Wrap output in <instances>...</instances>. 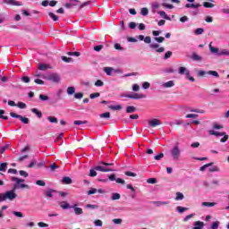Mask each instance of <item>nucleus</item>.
<instances>
[{
	"label": "nucleus",
	"mask_w": 229,
	"mask_h": 229,
	"mask_svg": "<svg viewBox=\"0 0 229 229\" xmlns=\"http://www.w3.org/2000/svg\"><path fill=\"white\" fill-rule=\"evenodd\" d=\"M10 179L11 182H14L15 183L11 191H7L4 193H0V202L6 201V199H9V201H13V199L17 198V193H15L17 189H30V185L24 184V179L13 176H12Z\"/></svg>",
	"instance_id": "1"
},
{
	"label": "nucleus",
	"mask_w": 229,
	"mask_h": 229,
	"mask_svg": "<svg viewBox=\"0 0 229 229\" xmlns=\"http://www.w3.org/2000/svg\"><path fill=\"white\" fill-rule=\"evenodd\" d=\"M110 165H114V163L100 162L98 163V165L95 166V170L100 171L101 173H111L114 169L108 168Z\"/></svg>",
	"instance_id": "2"
},
{
	"label": "nucleus",
	"mask_w": 229,
	"mask_h": 229,
	"mask_svg": "<svg viewBox=\"0 0 229 229\" xmlns=\"http://www.w3.org/2000/svg\"><path fill=\"white\" fill-rule=\"evenodd\" d=\"M209 50L212 55H216V56H229V50L227 49H220L217 47H212V43L209 44Z\"/></svg>",
	"instance_id": "3"
},
{
	"label": "nucleus",
	"mask_w": 229,
	"mask_h": 229,
	"mask_svg": "<svg viewBox=\"0 0 229 229\" xmlns=\"http://www.w3.org/2000/svg\"><path fill=\"white\" fill-rule=\"evenodd\" d=\"M179 74H182V75L185 74L187 80H189L191 82L196 81L194 77L191 76V72L189 70H187V68H185L183 66L179 67Z\"/></svg>",
	"instance_id": "4"
},
{
	"label": "nucleus",
	"mask_w": 229,
	"mask_h": 229,
	"mask_svg": "<svg viewBox=\"0 0 229 229\" xmlns=\"http://www.w3.org/2000/svg\"><path fill=\"white\" fill-rule=\"evenodd\" d=\"M181 151H180V147H178V145H175L171 150H170V154L171 157L174 160H178V158H180V155H181Z\"/></svg>",
	"instance_id": "5"
},
{
	"label": "nucleus",
	"mask_w": 229,
	"mask_h": 229,
	"mask_svg": "<svg viewBox=\"0 0 229 229\" xmlns=\"http://www.w3.org/2000/svg\"><path fill=\"white\" fill-rule=\"evenodd\" d=\"M122 98H128L129 99H144L146 96L139 93H128L122 95Z\"/></svg>",
	"instance_id": "6"
},
{
	"label": "nucleus",
	"mask_w": 229,
	"mask_h": 229,
	"mask_svg": "<svg viewBox=\"0 0 229 229\" xmlns=\"http://www.w3.org/2000/svg\"><path fill=\"white\" fill-rule=\"evenodd\" d=\"M47 80H48V81H52L53 83H60L62 78L58 73H50L47 75Z\"/></svg>",
	"instance_id": "7"
},
{
	"label": "nucleus",
	"mask_w": 229,
	"mask_h": 229,
	"mask_svg": "<svg viewBox=\"0 0 229 229\" xmlns=\"http://www.w3.org/2000/svg\"><path fill=\"white\" fill-rule=\"evenodd\" d=\"M199 6H201L200 4H185V8H193L195 11L191 12V15H198V13H199V10H198V8H199Z\"/></svg>",
	"instance_id": "8"
},
{
	"label": "nucleus",
	"mask_w": 229,
	"mask_h": 229,
	"mask_svg": "<svg viewBox=\"0 0 229 229\" xmlns=\"http://www.w3.org/2000/svg\"><path fill=\"white\" fill-rule=\"evenodd\" d=\"M11 117H13L14 119H20L23 124H30V119L28 117H24L21 114H17L13 112L10 113Z\"/></svg>",
	"instance_id": "9"
},
{
	"label": "nucleus",
	"mask_w": 229,
	"mask_h": 229,
	"mask_svg": "<svg viewBox=\"0 0 229 229\" xmlns=\"http://www.w3.org/2000/svg\"><path fill=\"white\" fill-rule=\"evenodd\" d=\"M149 47L151 49H156L157 53H164L165 51V48H164V47H160V45H158L157 43L150 44Z\"/></svg>",
	"instance_id": "10"
},
{
	"label": "nucleus",
	"mask_w": 229,
	"mask_h": 229,
	"mask_svg": "<svg viewBox=\"0 0 229 229\" xmlns=\"http://www.w3.org/2000/svg\"><path fill=\"white\" fill-rule=\"evenodd\" d=\"M160 124H162V123L157 118L148 121V126H150V128H156V126H160Z\"/></svg>",
	"instance_id": "11"
},
{
	"label": "nucleus",
	"mask_w": 229,
	"mask_h": 229,
	"mask_svg": "<svg viewBox=\"0 0 229 229\" xmlns=\"http://www.w3.org/2000/svg\"><path fill=\"white\" fill-rule=\"evenodd\" d=\"M72 208H73L75 216H81V214H83V209L81 208H78V204H73Z\"/></svg>",
	"instance_id": "12"
},
{
	"label": "nucleus",
	"mask_w": 229,
	"mask_h": 229,
	"mask_svg": "<svg viewBox=\"0 0 229 229\" xmlns=\"http://www.w3.org/2000/svg\"><path fill=\"white\" fill-rule=\"evenodd\" d=\"M5 4H9L10 6H21V2L15 1V0H3Z\"/></svg>",
	"instance_id": "13"
},
{
	"label": "nucleus",
	"mask_w": 229,
	"mask_h": 229,
	"mask_svg": "<svg viewBox=\"0 0 229 229\" xmlns=\"http://www.w3.org/2000/svg\"><path fill=\"white\" fill-rule=\"evenodd\" d=\"M59 206L61 207V208H63V210H68V208H72V206H71L70 203L67 201H61L59 203Z\"/></svg>",
	"instance_id": "14"
},
{
	"label": "nucleus",
	"mask_w": 229,
	"mask_h": 229,
	"mask_svg": "<svg viewBox=\"0 0 229 229\" xmlns=\"http://www.w3.org/2000/svg\"><path fill=\"white\" fill-rule=\"evenodd\" d=\"M205 227V223L201 221H196L193 223V229H203Z\"/></svg>",
	"instance_id": "15"
},
{
	"label": "nucleus",
	"mask_w": 229,
	"mask_h": 229,
	"mask_svg": "<svg viewBox=\"0 0 229 229\" xmlns=\"http://www.w3.org/2000/svg\"><path fill=\"white\" fill-rule=\"evenodd\" d=\"M62 183L64 185H71V183H72V179H71L69 176H64L62 179Z\"/></svg>",
	"instance_id": "16"
},
{
	"label": "nucleus",
	"mask_w": 229,
	"mask_h": 229,
	"mask_svg": "<svg viewBox=\"0 0 229 229\" xmlns=\"http://www.w3.org/2000/svg\"><path fill=\"white\" fill-rule=\"evenodd\" d=\"M209 135H215L216 137H223L226 132H217L214 130L208 131Z\"/></svg>",
	"instance_id": "17"
},
{
	"label": "nucleus",
	"mask_w": 229,
	"mask_h": 229,
	"mask_svg": "<svg viewBox=\"0 0 229 229\" xmlns=\"http://www.w3.org/2000/svg\"><path fill=\"white\" fill-rule=\"evenodd\" d=\"M191 60H193L194 62H201V60H203V57H201L199 55L194 53L191 55Z\"/></svg>",
	"instance_id": "18"
},
{
	"label": "nucleus",
	"mask_w": 229,
	"mask_h": 229,
	"mask_svg": "<svg viewBox=\"0 0 229 229\" xmlns=\"http://www.w3.org/2000/svg\"><path fill=\"white\" fill-rule=\"evenodd\" d=\"M158 15H160V17H162L163 19H165L166 21H171V17H169L167 15V13H165V12L164 11H159L158 13Z\"/></svg>",
	"instance_id": "19"
},
{
	"label": "nucleus",
	"mask_w": 229,
	"mask_h": 229,
	"mask_svg": "<svg viewBox=\"0 0 229 229\" xmlns=\"http://www.w3.org/2000/svg\"><path fill=\"white\" fill-rule=\"evenodd\" d=\"M163 87L165 89H171V87H174V81H169L167 82L163 83Z\"/></svg>",
	"instance_id": "20"
},
{
	"label": "nucleus",
	"mask_w": 229,
	"mask_h": 229,
	"mask_svg": "<svg viewBox=\"0 0 229 229\" xmlns=\"http://www.w3.org/2000/svg\"><path fill=\"white\" fill-rule=\"evenodd\" d=\"M104 72H106V74L107 76H112V72H114V68H112V67H105L104 68Z\"/></svg>",
	"instance_id": "21"
},
{
	"label": "nucleus",
	"mask_w": 229,
	"mask_h": 229,
	"mask_svg": "<svg viewBox=\"0 0 229 229\" xmlns=\"http://www.w3.org/2000/svg\"><path fill=\"white\" fill-rule=\"evenodd\" d=\"M53 192H56V191L53 189H48L46 191L45 196H47V198H53Z\"/></svg>",
	"instance_id": "22"
},
{
	"label": "nucleus",
	"mask_w": 229,
	"mask_h": 229,
	"mask_svg": "<svg viewBox=\"0 0 229 229\" xmlns=\"http://www.w3.org/2000/svg\"><path fill=\"white\" fill-rule=\"evenodd\" d=\"M31 112H32V114H35L37 115V117H38L39 119L42 117V112L38 111V109L32 108Z\"/></svg>",
	"instance_id": "23"
},
{
	"label": "nucleus",
	"mask_w": 229,
	"mask_h": 229,
	"mask_svg": "<svg viewBox=\"0 0 229 229\" xmlns=\"http://www.w3.org/2000/svg\"><path fill=\"white\" fill-rule=\"evenodd\" d=\"M111 199L113 201H115L117 199H121V194H119L117 192L113 193L112 196H111Z\"/></svg>",
	"instance_id": "24"
},
{
	"label": "nucleus",
	"mask_w": 229,
	"mask_h": 229,
	"mask_svg": "<svg viewBox=\"0 0 229 229\" xmlns=\"http://www.w3.org/2000/svg\"><path fill=\"white\" fill-rule=\"evenodd\" d=\"M76 92V89L74 87H68L67 88V95L68 96H72Z\"/></svg>",
	"instance_id": "25"
},
{
	"label": "nucleus",
	"mask_w": 229,
	"mask_h": 229,
	"mask_svg": "<svg viewBox=\"0 0 229 229\" xmlns=\"http://www.w3.org/2000/svg\"><path fill=\"white\" fill-rule=\"evenodd\" d=\"M153 205H156V207H161V205H169V201H154Z\"/></svg>",
	"instance_id": "26"
},
{
	"label": "nucleus",
	"mask_w": 229,
	"mask_h": 229,
	"mask_svg": "<svg viewBox=\"0 0 229 229\" xmlns=\"http://www.w3.org/2000/svg\"><path fill=\"white\" fill-rule=\"evenodd\" d=\"M39 71H47V69H51L48 64H41L38 66Z\"/></svg>",
	"instance_id": "27"
},
{
	"label": "nucleus",
	"mask_w": 229,
	"mask_h": 229,
	"mask_svg": "<svg viewBox=\"0 0 229 229\" xmlns=\"http://www.w3.org/2000/svg\"><path fill=\"white\" fill-rule=\"evenodd\" d=\"M185 197L183 196V193L177 192L175 197V201H182Z\"/></svg>",
	"instance_id": "28"
},
{
	"label": "nucleus",
	"mask_w": 229,
	"mask_h": 229,
	"mask_svg": "<svg viewBox=\"0 0 229 229\" xmlns=\"http://www.w3.org/2000/svg\"><path fill=\"white\" fill-rule=\"evenodd\" d=\"M176 210H177V212H179V214H183V212L189 210V208L179 206L176 208Z\"/></svg>",
	"instance_id": "29"
},
{
	"label": "nucleus",
	"mask_w": 229,
	"mask_h": 229,
	"mask_svg": "<svg viewBox=\"0 0 229 229\" xmlns=\"http://www.w3.org/2000/svg\"><path fill=\"white\" fill-rule=\"evenodd\" d=\"M207 74H209L210 76H214V78H219V73L216 71H208L207 72Z\"/></svg>",
	"instance_id": "30"
},
{
	"label": "nucleus",
	"mask_w": 229,
	"mask_h": 229,
	"mask_svg": "<svg viewBox=\"0 0 229 229\" xmlns=\"http://www.w3.org/2000/svg\"><path fill=\"white\" fill-rule=\"evenodd\" d=\"M140 13L143 15V17H146L149 13V10H148L146 7H143L141 8Z\"/></svg>",
	"instance_id": "31"
},
{
	"label": "nucleus",
	"mask_w": 229,
	"mask_h": 229,
	"mask_svg": "<svg viewBox=\"0 0 229 229\" xmlns=\"http://www.w3.org/2000/svg\"><path fill=\"white\" fill-rule=\"evenodd\" d=\"M216 6L214 4L209 3V2H204L203 3V7L204 8H214Z\"/></svg>",
	"instance_id": "32"
},
{
	"label": "nucleus",
	"mask_w": 229,
	"mask_h": 229,
	"mask_svg": "<svg viewBox=\"0 0 229 229\" xmlns=\"http://www.w3.org/2000/svg\"><path fill=\"white\" fill-rule=\"evenodd\" d=\"M7 167H8L7 163H1L0 164V171H2L3 173H4V171H6Z\"/></svg>",
	"instance_id": "33"
},
{
	"label": "nucleus",
	"mask_w": 229,
	"mask_h": 229,
	"mask_svg": "<svg viewBox=\"0 0 229 229\" xmlns=\"http://www.w3.org/2000/svg\"><path fill=\"white\" fill-rule=\"evenodd\" d=\"M202 207H216V202H202Z\"/></svg>",
	"instance_id": "34"
},
{
	"label": "nucleus",
	"mask_w": 229,
	"mask_h": 229,
	"mask_svg": "<svg viewBox=\"0 0 229 229\" xmlns=\"http://www.w3.org/2000/svg\"><path fill=\"white\" fill-rule=\"evenodd\" d=\"M189 112H195L196 114H205L204 110L201 109H196V108H190Z\"/></svg>",
	"instance_id": "35"
},
{
	"label": "nucleus",
	"mask_w": 229,
	"mask_h": 229,
	"mask_svg": "<svg viewBox=\"0 0 229 229\" xmlns=\"http://www.w3.org/2000/svg\"><path fill=\"white\" fill-rule=\"evenodd\" d=\"M209 171L210 173H219V171H221V169L218 168V166H211L209 167Z\"/></svg>",
	"instance_id": "36"
},
{
	"label": "nucleus",
	"mask_w": 229,
	"mask_h": 229,
	"mask_svg": "<svg viewBox=\"0 0 229 229\" xmlns=\"http://www.w3.org/2000/svg\"><path fill=\"white\" fill-rule=\"evenodd\" d=\"M86 208H91L92 210H95L96 208H99L98 205H94V204H87Z\"/></svg>",
	"instance_id": "37"
},
{
	"label": "nucleus",
	"mask_w": 229,
	"mask_h": 229,
	"mask_svg": "<svg viewBox=\"0 0 229 229\" xmlns=\"http://www.w3.org/2000/svg\"><path fill=\"white\" fill-rule=\"evenodd\" d=\"M0 119H4V121H8V116L4 115V110H0Z\"/></svg>",
	"instance_id": "38"
},
{
	"label": "nucleus",
	"mask_w": 229,
	"mask_h": 229,
	"mask_svg": "<svg viewBox=\"0 0 229 229\" xmlns=\"http://www.w3.org/2000/svg\"><path fill=\"white\" fill-rule=\"evenodd\" d=\"M205 30L203 28H198L195 30V35H203Z\"/></svg>",
	"instance_id": "39"
},
{
	"label": "nucleus",
	"mask_w": 229,
	"mask_h": 229,
	"mask_svg": "<svg viewBox=\"0 0 229 229\" xmlns=\"http://www.w3.org/2000/svg\"><path fill=\"white\" fill-rule=\"evenodd\" d=\"M96 171H98V170H95V168L89 170V176L91 178H94V176H98V172H96Z\"/></svg>",
	"instance_id": "40"
},
{
	"label": "nucleus",
	"mask_w": 229,
	"mask_h": 229,
	"mask_svg": "<svg viewBox=\"0 0 229 229\" xmlns=\"http://www.w3.org/2000/svg\"><path fill=\"white\" fill-rule=\"evenodd\" d=\"M219 228V221H215L210 226V229H218Z\"/></svg>",
	"instance_id": "41"
},
{
	"label": "nucleus",
	"mask_w": 229,
	"mask_h": 229,
	"mask_svg": "<svg viewBox=\"0 0 229 229\" xmlns=\"http://www.w3.org/2000/svg\"><path fill=\"white\" fill-rule=\"evenodd\" d=\"M47 121H49V123H58V119L55 116H48Z\"/></svg>",
	"instance_id": "42"
},
{
	"label": "nucleus",
	"mask_w": 229,
	"mask_h": 229,
	"mask_svg": "<svg viewBox=\"0 0 229 229\" xmlns=\"http://www.w3.org/2000/svg\"><path fill=\"white\" fill-rule=\"evenodd\" d=\"M173 56V52L167 51L165 54L164 60H168V58H171Z\"/></svg>",
	"instance_id": "43"
},
{
	"label": "nucleus",
	"mask_w": 229,
	"mask_h": 229,
	"mask_svg": "<svg viewBox=\"0 0 229 229\" xmlns=\"http://www.w3.org/2000/svg\"><path fill=\"white\" fill-rule=\"evenodd\" d=\"M110 110H121L123 106L121 105H116V106H109Z\"/></svg>",
	"instance_id": "44"
},
{
	"label": "nucleus",
	"mask_w": 229,
	"mask_h": 229,
	"mask_svg": "<svg viewBox=\"0 0 229 229\" xmlns=\"http://www.w3.org/2000/svg\"><path fill=\"white\" fill-rule=\"evenodd\" d=\"M39 99L41 101H49V97H47V95H44V94H40L39 95Z\"/></svg>",
	"instance_id": "45"
},
{
	"label": "nucleus",
	"mask_w": 229,
	"mask_h": 229,
	"mask_svg": "<svg viewBox=\"0 0 229 229\" xmlns=\"http://www.w3.org/2000/svg\"><path fill=\"white\" fill-rule=\"evenodd\" d=\"M133 112H135V106H127V114H133Z\"/></svg>",
	"instance_id": "46"
},
{
	"label": "nucleus",
	"mask_w": 229,
	"mask_h": 229,
	"mask_svg": "<svg viewBox=\"0 0 229 229\" xmlns=\"http://www.w3.org/2000/svg\"><path fill=\"white\" fill-rule=\"evenodd\" d=\"M36 185H38L39 187H46V182L42 180L36 181Z\"/></svg>",
	"instance_id": "47"
},
{
	"label": "nucleus",
	"mask_w": 229,
	"mask_h": 229,
	"mask_svg": "<svg viewBox=\"0 0 229 229\" xmlns=\"http://www.w3.org/2000/svg\"><path fill=\"white\" fill-rule=\"evenodd\" d=\"M13 216H15V217H24V215L22 214V212L13 211Z\"/></svg>",
	"instance_id": "48"
},
{
	"label": "nucleus",
	"mask_w": 229,
	"mask_h": 229,
	"mask_svg": "<svg viewBox=\"0 0 229 229\" xmlns=\"http://www.w3.org/2000/svg\"><path fill=\"white\" fill-rule=\"evenodd\" d=\"M48 15L54 21H58V16H56L55 13H49Z\"/></svg>",
	"instance_id": "49"
},
{
	"label": "nucleus",
	"mask_w": 229,
	"mask_h": 229,
	"mask_svg": "<svg viewBox=\"0 0 229 229\" xmlns=\"http://www.w3.org/2000/svg\"><path fill=\"white\" fill-rule=\"evenodd\" d=\"M105 85V82H103V81L101 80H98L96 82H95V86L96 87H103Z\"/></svg>",
	"instance_id": "50"
},
{
	"label": "nucleus",
	"mask_w": 229,
	"mask_h": 229,
	"mask_svg": "<svg viewBox=\"0 0 229 229\" xmlns=\"http://www.w3.org/2000/svg\"><path fill=\"white\" fill-rule=\"evenodd\" d=\"M155 40H156V42H158V44H162V42H164V40H165V38H164V37H156L155 38Z\"/></svg>",
	"instance_id": "51"
},
{
	"label": "nucleus",
	"mask_w": 229,
	"mask_h": 229,
	"mask_svg": "<svg viewBox=\"0 0 229 229\" xmlns=\"http://www.w3.org/2000/svg\"><path fill=\"white\" fill-rule=\"evenodd\" d=\"M198 114H189L186 115V119H197Z\"/></svg>",
	"instance_id": "52"
},
{
	"label": "nucleus",
	"mask_w": 229,
	"mask_h": 229,
	"mask_svg": "<svg viewBox=\"0 0 229 229\" xmlns=\"http://www.w3.org/2000/svg\"><path fill=\"white\" fill-rule=\"evenodd\" d=\"M149 87H151V84L149 82H148V81L143 82L142 89H144L146 90V89H149Z\"/></svg>",
	"instance_id": "53"
},
{
	"label": "nucleus",
	"mask_w": 229,
	"mask_h": 229,
	"mask_svg": "<svg viewBox=\"0 0 229 229\" xmlns=\"http://www.w3.org/2000/svg\"><path fill=\"white\" fill-rule=\"evenodd\" d=\"M101 118H105V119H110V113L106 112V113H103L100 114Z\"/></svg>",
	"instance_id": "54"
},
{
	"label": "nucleus",
	"mask_w": 229,
	"mask_h": 229,
	"mask_svg": "<svg viewBox=\"0 0 229 229\" xmlns=\"http://www.w3.org/2000/svg\"><path fill=\"white\" fill-rule=\"evenodd\" d=\"M214 163H208V164H206L204 165H202L200 167V171H205V169H207V167H210L211 165H213Z\"/></svg>",
	"instance_id": "55"
},
{
	"label": "nucleus",
	"mask_w": 229,
	"mask_h": 229,
	"mask_svg": "<svg viewBox=\"0 0 229 229\" xmlns=\"http://www.w3.org/2000/svg\"><path fill=\"white\" fill-rule=\"evenodd\" d=\"M192 217H194V214H190V215L186 216L183 218L184 223H187V221H189V219H192Z\"/></svg>",
	"instance_id": "56"
},
{
	"label": "nucleus",
	"mask_w": 229,
	"mask_h": 229,
	"mask_svg": "<svg viewBox=\"0 0 229 229\" xmlns=\"http://www.w3.org/2000/svg\"><path fill=\"white\" fill-rule=\"evenodd\" d=\"M98 192V189L92 188L91 190L88 191V196H91V194H96Z\"/></svg>",
	"instance_id": "57"
},
{
	"label": "nucleus",
	"mask_w": 229,
	"mask_h": 229,
	"mask_svg": "<svg viewBox=\"0 0 229 229\" xmlns=\"http://www.w3.org/2000/svg\"><path fill=\"white\" fill-rule=\"evenodd\" d=\"M62 60L64 62H66V64H70V62H72V58H71V57L62 56Z\"/></svg>",
	"instance_id": "58"
},
{
	"label": "nucleus",
	"mask_w": 229,
	"mask_h": 229,
	"mask_svg": "<svg viewBox=\"0 0 229 229\" xmlns=\"http://www.w3.org/2000/svg\"><path fill=\"white\" fill-rule=\"evenodd\" d=\"M67 55L69 56H80V52H68Z\"/></svg>",
	"instance_id": "59"
},
{
	"label": "nucleus",
	"mask_w": 229,
	"mask_h": 229,
	"mask_svg": "<svg viewBox=\"0 0 229 229\" xmlns=\"http://www.w3.org/2000/svg\"><path fill=\"white\" fill-rule=\"evenodd\" d=\"M16 106H18V108L24 109L26 108V104L24 102H19L18 105H16Z\"/></svg>",
	"instance_id": "60"
},
{
	"label": "nucleus",
	"mask_w": 229,
	"mask_h": 229,
	"mask_svg": "<svg viewBox=\"0 0 229 229\" xmlns=\"http://www.w3.org/2000/svg\"><path fill=\"white\" fill-rule=\"evenodd\" d=\"M20 174L21 176H23V178H28V176H30V174L26 171H23V170L20 171Z\"/></svg>",
	"instance_id": "61"
},
{
	"label": "nucleus",
	"mask_w": 229,
	"mask_h": 229,
	"mask_svg": "<svg viewBox=\"0 0 229 229\" xmlns=\"http://www.w3.org/2000/svg\"><path fill=\"white\" fill-rule=\"evenodd\" d=\"M100 94L99 93H91L89 95L90 99H96V98H99Z\"/></svg>",
	"instance_id": "62"
},
{
	"label": "nucleus",
	"mask_w": 229,
	"mask_h": 229,
	"mask_svg": "<svg viewBox=\"0 0 229 229\" xmlns=\"http://www.w3.org/2000/svg\"><path fill=\"white\" fill-rule=\"evenodd\" d=\"M164 157V153H160L154 157L155 160H162V157Z\"/></svg>",
	"instance_id": "63"
},
{
	"label": "nucleus",
	"mask_w": 229,
	"mask_h": 229,
	"mask_svg": "<svg viewBox=\"0 0 229 229\" xmlns=\"http://www.w3.org/2000/svg\"><path fill=\"white\" fill-rule=\"evenodd\" d=\"M147 183H157V179L156 178H149L147 180Z\"/></svg>",
	"instance_id": "64"
}]
</instances>
